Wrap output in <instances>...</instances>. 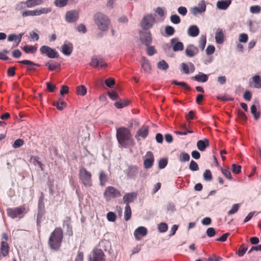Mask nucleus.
Masks as SVG:
<instances>
[{"label":"nucleus","instance_id":"obj_1","mask_svg":"<svg viewBox=\"0 0 261 261\" xmlns=\"http://www.w3.org/2000/svg\"><path fill=\"white\" fill-rule=\"evenodd\" d=\"M116 138L119 146L126 148L128 146L135 145V141L133 138L130 130L127 127L121 126L116 129Z\"/></svg>","mask_w":261,"mask_h":261},{"label":"nucleus","instance_id":"obj_2","mask_svg":"<svg viewBox=\"0 0 261 261\" xmlns=\"http://www.w3.org/2000/svg\"><path fill=\"white\" fill-rule=\"evenodd\" d=\"M63 239V231L61 228L57 227L51 232L48 245L49 248L53 251H57L60 250Z\"/></svg>","mask_w":261,"mask_h":261},{"label":"nucleus","instance_id":"obj_3","mask_svg":"<svg viewBox=\"0 0 261 261\" xmlns=\"http://www.w3.org/2000/svg\"><path fill=\"white\" fill-rule=\"evenodd\" d=\"M93 19L100 30L101 31L108 30L110 24V21L107 16L102 13L98 12L94 14Z\"/></svg>","mask_w":261,"mask_h":261},{"label":"nucleus","instance_id":"obj_4","mask_svg":"<svg viewBox=\"0 0 261 261\" xmlns=\"http://www.w3.org/2000/svg\"><path fill=\"white\" fill-rule=\"evenodd\" d=\"M7 215L12 218H22L27 213V210L24 205L13 208H8L6 210Z\"/></svg>","mask_w":261,"mask_h":261},{"label":"nucleus","instance_id":"obj_5","mask_svg":"<svg viewBox=\"0 0 261 261\" xmlns=\"http://www.w3.org/2000/svg\"><path fill=\"white\" fill-rule=\"evenodd\" d=\"M0 243V259L2 257H6L9 256L10 247L7 243L9 239L8 235L6 232H3L1 236Z\"/></svg>","mask_w":261,"mask_h":261},{"label":"nucleus","instance_id":"obj_6","mask_svg":"<svg viewBox=\"0 0 261 261\" xmlns=\"http://www.w3.org/2000/svg\"><path fill=\"white\" fill-rule=\"evenodd\" d=\"M79 178L85 187H91L92 186V174L86 168L81 167L79 169Z\"/></svg>","mask_w":261,"mask_h":261},{"label":"nucleus","instance_id":"obj_7","mask_svg":"<svg viewBox=\"0 0 261 261\" xmlns=\"http://www.w3.org/2000/svg\"><path fill=\"white\" fill-rule=\"evenodd\" d=\"M121 196L120 191L113 186L107 187L103 192V197L107 201H110Z\"/></svg>","mask_w":261,"mask_h":261},{"label":"nucleus","instance_id":"obj_8","mask_svg":"<svg viewBox=\"0 0 261 261\" xmlns=\"http://www.w3.org/2000/svg\"><path fill=\"white\" fill-rule=\"evenodd\" d=\"M39 50L41 54L46 55L49 58L54 59L59 57V54L56 49L51 48L48 46L43 45Z\"/></svg>","mask_w":261,"mask_h":261},{"label":"nucleus","instance_id":"obj_9","mask_svg":"<svg viewBox=\"0 0 261 261\" xmlns=\"http://www.w3.org/2000/svg\"><path fill=\"white\" fill-rule=\"evenodd\" d=\"M139 38L141 43L146 46H149L152 43V37L150 31H140Z\"/></svg>","mask_w":261,"mask_h":261},{"label":"nucleus","instance_id":"obj_10","mask_svg":"<svg viewBox=\"0 0 261 261\" xmlns=\"http://www.w3.org/2000/svg\"><path fill=\"white\" fill-rule=\"evenodd\" d=\"M50 11V9L48 8H42L35 10H26L23 12L22 16L23 17L27 16H34L40 15L42 14H46Z\"/></svg>","mask_w":261,"mask_h":261},{"label":"nucleus","instance_id":"obj_11","mask_svg":"<svg viewBox=\"0 0 261 261\" xmlns=\"http://www.w3.org/2000/svg\"><path fill=\"white\" fill-rule=\"evenodd\" d=\"M154 18L151 14H148L142 19L141 25L144 30H148L151 28L154 23Z\"/></svg>","mask_w":261,"mask_h":261},{"label":"nucleus","instance_id":"obj_12","mask_svg":"<svg viewBox=\"0 0 261 261\" xmlns=\"http://www.w3.org/2000/svg\"><path fill=\"white\" fill-rule=\"evenodd\" d=\"M105 254L100 249H94L89 256V261H105Z\"/></svg>","mask_w":261,"mask_h":261},{"label":"nucleus","instance_id":"obj_13","mask_svg":"<svg viewBox=\"0 0 261 261\" xmlns=\"http://www.w3.org/2000/svg\"><path fill=\"white\" fill-rule=\"evenodd\" d=\"M90 65L93 67H99L100 68L107 66V63L100 56H95L91 58Z\"/></svg>","mask_w":261,"mask_h":261},{"label":"nucleus","instance_id":"obj_14","mask_svg":"<svg viewBox=\"0 0 261 261\" xmlns=\"http://www.w3.org/2000/svg\"><path fill=\"white\" fill-rule=\"evenodd\" d=\"M154 161V156L152 152L148 151L145 155L144 161V166L146 169L151 168L153 164Z\"/></svg>","mask_w":261,"mask_h":261},{"label":"nucleus","instance_id":"obj_15","mask_svg":"<svg viewBox=\"0 0 261 261\" xmlns=\"http://www.w3.org/2000/svg\"><path fill=\"white\" fill-rule=\"evenodd\" d=\"M79 18V12L76 10H71L67 11L65 15L66 21L69 23H72L77 20Z\"/></svg>","mask_w":261,"mask_h":261},{"label":"nucleus","instance_id":"obj_16","mask_svg":"<svg viewBox=\"0 0 261 261\" xmlns=\"http://www.w3.org/2000/svg\"><path fill=\"white\" fill-rule=\"evenodd\" d=\"M206 10V5L204 0L201 1L198 7H194L191 9L192 13L196 16L198 14L203 13Z\"/></svg>","mask_w":261,"mask_h":261},{"label":"nucleus","instance_id":"obj_17","mask_svg":"<svg viewBox=\"0 0 261 261\" xmlns=\"http://www.w3.org/2000/svg\"><path fill=\"white\" fill-rule=\"evenodd\" d=\"M149 133V127L147 125H143L139 130L137 131L135 138L137 140L140 139V137L145 139L147 137Z\"/></svg>","mask_w":261,"mask_h":261},{"label":"nucleus","instance_id":"obj_18","mask_svg":"<svg viewBox=\"0 0 261 261\" xmlns=\"http://www.w3.org/2000/svg\"><path fill=\"white\" fill-rule=\"evenodd\" d=\"M147 233V229L143 226H140L134 231V236L137 240H140L141 238L145 237Z\"/></svg>","mask_w":261,"mask_h":261},{"label":"nucleus","instance_id":"obj_19","mask_svg":"<svg viewBox=\"0 0 261 261\" xmlns=\"http://www.w3.org/2000/svg\"><path fill=\"white\" fill-rule=\"evenodd\" d=\"M178 40L177 38H174L171 40V43L173 45V50L174 51H181L184 49L183 43L178 41Z\"/></svg>","mask_w":261,"mask_h":261},{"label":"nucleus","instance_id":"obj_20","mask_svg":"<svg viewBox=\"0 0 261 261\" xmlns=\"http://www.w3.org/2000/svg\"><path fill=\"white\" fill-rule=\"evenodd\" d=\"M198 52L197 47L193 45H189L185 50L186 55L188 57H193Z\"/></svg>","mask_w":261,"mask_h":261},{"label":"nucleus","instance_id":"obj_21","mask_svg":"<svg viewBox=\"0 0 261 261\" xmlns=\"http://www.w3.org/2000/svg\"><path fill=\"white\" fill-rule=\"evenodd\" d=\"M137 194L135 192H131L125 194L123 197V200L126 204H129V203L133 202L136 198Z\"/></svg>","mask_w":261,"mask_h":261},{"label":"nucleus","instance_id":"obj_22","mask_svg":"<svg viewBox=\"0 0 261 261\" xmlns=\"http://www.w3.org/2000/svg\"><path fill=\"white\" fill-rule=\"evenodd\" d=\"M210 145L209 140L205 138L203 140H199L197 142V147L201 151H203Z\"/></svg>","mask_w":261,"mask_h":261},{"label":"nucleus","instance_id":"obj_23","mask_svg":"<svg viewBox=\"0 0 261 261\" xmlns=\"http://www.w3.org/2000/svg\"><path fill=\"white\" fill-rule=\"evenodd\" d=\"M231 3V0H220L217 2V7L220 10H226Z\"/></svg>","mask_w":261,"mask_h":261},{"label":"nucleus","instance_id":"obj_24","mask_svg":"<svg viewBox=\"0 0 261 261\" xmlns=\"http://www.w3.org/2000/svg\"><path fill=\"white\" fill-rule=\"evenodd\" d=\"M73 46L71 43H64L62 48V51L65 56H70L72 52Z\"/></svg>","mask_w":261,"mask_h":261},{"label":"nucleus","instance_id":"obj_25","mask_svg":"<svg viewBox=\"0 0 261 261\" xmlns=\"http://www.w3.org/2000/svg\"><path fill=\"white\" fill-rule=\"evenodd\" d=\"M141 67L145 72H150L151 66L146 58L142 57L141 58Z\"/></svg>","mask_w":261,"mask_h":261},{"label":"nucleus","instance_id":"obj_26","mask_svg":"<svg viewBox=\"0 0 261 261\" xmlns=\"http://www.w3.org/2000/svg\"><path fill=\"white\" fill-rule=\"evenodd\" d=\"M199 30L197 26L193 25L190 26L188 30V34L190 36L195 37L198 35Z\"/></svg>","mask_w":261,"mask_h":261},{"label":"nucleus","instance_id":"obj_27","mask_svg":"<svg viewBox=\"0 0 261 261\" xmlns=\"http://www.w3.org/2000/svg\"><path fill=\"white\" fill-rule=\"evenodd\" d=\"M99 184L101 186H104L107 182L108 175L105 171L101 170L99 173Z\"/></svg>","mask_w":261,"mask_h":261},{"label":"nucleus","instance_id":"obj_28","mask_svg":"<svg viewBox=\"0 0 261 261\" xmlns=\"http://www.w3.org/2000/svg\"><path fill=\"white\" fill-rule=\"evenodd\" d=\"M252 87L259 89L261 88V77L258 75H256L252 77Z\"/></svg>","mask_w":261,"mask_h":261},{"label":"nucleus","instance_id":"obj_29","mask_svg":"<svg viewBox=\"0 0 261 261\" xmlns=\"http://www.w3.org/2000/svg\"><path fill=\"white\" fill-rule=\"evenodd\" d=\"M215 39L217 43L221 44L224 41V34L222 29H218L215 35Z\"/></svg>","mask_w":261,"mask_h":261},{"label":"nucleus","instance_id":"obj_30","mask_svg":"<svg viewBox=\"0 0 261 261\" xmlns=\"http://www.w3.org/2000/svg\"><path fill=\"white\" fill-rule=\"evenodd\" d=\"M193 79L198 82L204 83L208 80V76L203 73L199 72V74L195 75Z\"/></svg>","mask_w":261,"mask_h":261},{"label":"nucleus","instance_id":"obj_31","mask_svg":"<svg viewBox=\"0 0 261 261\" xmlns=\"http://www.w3.org/2000/svg\"><path fill=\"white\" fill-rule=\"evenodd\" d=\"M132 216V211L129 204H126L125 207L124 218L125 221H128Z\"/></svg>","mask_w":261,"mask_h":261},{"label":"nucleus","instance_id":"obj_32","mask_svg":"<svg viewBox=\"0 0 261 261\" xmlns=\"http://www.w3.org/2000/svg\"><path fill=\"white\" fill-rule=\"evenodd\" d=\"M22 49L27 54H34L37 50V48L33 45H25L23 47Z\"/></svg>","mask_w":261,"mask_h":261},{"label":"nucleus","instance_id":"obj_33","mask_svg":"<svg viewBox=\"0 0 261 261\" xmlns=\"http://www.w3.org/2000/svg\"><path fill=\"white\" fill-rule=\"evenodd\" d=\"M251 113L253 115L255 120H258L260 116V112L257 111L256 107L255 105H252L251 107Z\"/></svg>","mask_w":261,"mask_h":261},{"label":"nucleus","instance_id":"obj_34","mask_svg":"<svg viewBox=\"0 0 261 261\" xmlns=\"http://www.w3.org/2000/svg\"><path fill=\"white\" fill-rule=\"evenodd\" d=\"M46 66H48L49 70L54 71L57 68H60V64L57 62L50 63L49 62L46 63Z\"/></svg>","mask_w":261,"mask_h":261},{"label":"nucleus","instance_id":"obj_35","mask_svg":"<svg viewBox=\"0 0 261 261\" xmlns=\"http://www.w3.org/2000/svg\"><path fill=\"white\" fill-rule=\"evenodd\" d=\"M206 43V36L205 35H202L200 38L199 41V46L203 50L205 48Z\"/></svg>","mask_w":261,"mask_h":261},{"label":"nucleus","instance_id":"obj_36","mask_svg":"<svg viewBox=\"0 0 261 261\" xmlns=\"http://www.w3.org/2000/svg\"><path fill=\"white\" fill-rule=\"evenodd\" d=\"M87 93V89L85 86L81 85L76 88V94L81 96H84Z\"/></svg>","mask_w":261,"mask_h":261},{"label":"nucleus","instance_id":"obj_37","mask_svg":"<svg viewBox=\"0 0 261 261\" xmlns=\"http://www.w3.org/2000/svg\"><path fill=\"white\" fill-rule=\"evenodd\" d=\"M190 155L186 152H182L179 156V161L181 162H188L190 160Z\"/></svg>","mask_w":261,"mask_h":261},{"label":"nucleus","instance_id":"obj_38","mask_svg":"<svg viewBox=\"0 0 261 261\" xmlns=\"http://www.w3.org/2000/svg\"><path fill=\"white\" fill-rule=\"evenodd\" d=\"M128 104V101L126 100H120L118 101H116L114 103V106L118 109L122 108Z\"/></svg>","mask_w":261,"mask_h":261},{"label":"nucleus","instance_id":"obj_39","mask_svg":"<svg viewBox=\"0 0 261 261\" xmlns=\"http://www.w3.org/2000/svg\"><path fill=\"white\" fill-rule=\"evenodd\" d=\"M53 105L59 111L63 110L64 108L66 107L67 105V103L64 101H62L61 103H60L59 102H54Z\"/></svg>","mask_w":261,"mask_h":261},{"label":"nucleus","instance_id":"obj_40","mask_svg":"<svg viewBox=\"0 0 261 261\" xmlns=\"http://www.w3.org/2000/svg\"><path fill=\"white\" fill-rule=\"evenodd\" d=\"M158 68L161 70H166L168 69L169 65L165 60H163L158 63Z\"/></svg>","mask_w":261,"mask_h":261},{"label":"nucleus","instance_id":"obj_41","mask_svg":"<svg viewBox=\"0 0 261 261\" xmlns=\"http://www.w3.org/2000/svg\"><path fill=\"white\" fill-rule=\"evenodd\" d=\"M203 177L204 180L205 181H211L213 179L211 171L208 169H207L204 171Z\"/></svg>","mask_w":261,"mask_h":261},{"label":"nucleus","instance_id":"obj_42","mask_svg":"<svg viewBox=\"0 0 261 261\" xmlns=\"http://www.w3.org/2000/svg\"><path fill=\"white\" fill-rule=\"evenodd\" d=\"M172 84L181 86L182 87H183L184 88L187 90H190V87L185 82H177L176 80H174L172 82Z\"/></svg>","mask_w":261,"mask_h":261},{"label":"nucleus","instance_id":"obj_43","mask_svg":"<svg viewBox=\"0 0 261 261\" xmlns=\"http://www.w3.org/2000/svg\"><path fill=\"white\" fill-rule=\"evenodd\" d=\"M240 206V204L238 203L233 204L231 210H230L227 213L228 215L230 216L237 213L239 210Z\"/></svg>","mask_w":261,"mask_h":261},{"label":"nucleus","instance_id":"obj_44","mask_svg":"<svg viewBox=\"0 0 261 261\" xmlns=\"http://www.w3.org/2000/svg\"><path fill=\"white\" fill-rule=\"evenodd\" d=\"M247 250V247L245 244H242L239 247L238 250V255L239 256H243Z\"/></svg>","mask_w":261,"mask_h":261},{"label":"nucleus","instance_id":"obj_45","mask_svg":"<svg viewBox=\"0 0 261 261\" xmlns=\"http://www.w3.org/2000/svg\"><path fill=\"white\" fill-rule=\"evenodd\" d=\"M24 144V141L21 139H16L12 145L14 148H18L22 146Z\"/></svg>","mask_w":261,"mask_h":261},{"label":"nucleus","instance_id":"obj_46","mask_svg":"<svg viewBox=\"0 0 261 261\" xmlns=\"http://www.w3.org/2000/svg\"><path fill=\"white\" fill-rule=\"evenodd\" d=\"M168 160L166 158L161 159L158 162L159 168L160 169H164L167 165Z\"/></svg>","mask_w":261,"mask_h":261},{"label":"nucleus","instance_id":"obj_47","mask_svg":"<svg viewBox=\"0 0 261 261\" xmlns=\"http://www.w3.org/2000/svg\"><path fill=\"white\" fill-rule=\"evenodd\" d=\"M250 11L252 14H257L260 12L261 7L258 5L253 6L250 8Z\"/></svg>","mask_w":261,"mask_h":261},{"label":"nucleus","instance_id":"obj_48","mask_svg":"<svg viewBox=\"0 0 261 261\" xmlns=\"http://www.w3.org/2000/svg\"><path fill=\"white\" fill-rule=\"evenodd\" d=\"M69 0H55V4L58 7H63L65 6Z\"/></svg>","mask_w":261,"mask_h":261},{"label":"nucleus","instance_id":"obj_49","mask_svg":"<svg viewBox=\"0 0 261 261\" xmlns=\"http://www.w3.org/2000/svg\"><path fill=\"white\" fill-rule=\"evenodd\" d=\"M20 64L26 65H33V66H36L38 67L40 66V64L35 63L31 61L28 60H24L22 61H20L18 62Z\"/></svg>","mask_w":261,"mask_h":261},{"label":"nucleus","instance_id":"obj_50","mask_svg":"<svg viewBox=\"0 0 261 261\" xmlns=\"http://www.w3.org/2000/svg\"><path fill=\"white\" fill-rule=\"evenodd\" d=\"M189 168L193 171H195L199 170V167L197 163L193 160L191 161L189 165Z\"/></svg>","mask_w":261,"mask_h":261},{"label":"nucleus","instance_id":"obj_51","mask_svg":"<svg viewBox=\"0 0 261 261\" xmlns=\"http://www.w3.org/2000/svg\"><path fill=\"white\" fill-rule=\"evenodd\" d=\"M158 229L161 232H165L168 229V225L165 223H161L158 226Z\"/></svg>","mask_w":261,"mask_h":261},{"label":"nucleus","instance_id":"obj_52","mask_svg":"<svg viewBox=\"0 0 261 261\" xmlns=\"http://www.w3.org/2000/svg\"><path fill=\"white\" fill-rule=\"evenodd\" d=\"M170 20L174 24H178L180 22V18L176 14L172 15L170 16Z\"/></svg>","mask_w":261,"mask_h":261},{"label":"nucleus","instance_id":"obj_53","mask_svg":"<svg viewBox=\"0 0 261 261\" xmlns=\"http://www.w3.org/2000/svg\"><path fill=\"white\" fill-rule=\"evenodd\" d=\"M107 218L109 221L114 222L116 220V215L114 213L110 212L107 215Z\"/></svg>","mask_w":261,"mask_h":261},{"label":"nucleus","instance_id":"obj_54","mask_svg":"<svg viewBox=\"0 0 261 261\" xmlns=\"http://www.w3.org/2000/svg\"><path fill=\"white\" fill-rule=\"evenodd\" d=\"M175 30L173 27L168 25L165 28V33L169 36H171L174 34Z\"/></svg>","mask_w":261,"mask_h":261},{"label":"nucleus","instance_id":"obj_55","mask_svg":"<svg viewBox=\"0 0 261 261\" xmlns=\"http://www.w3.org/2000/svg\"><path fill=\"white\" fill-rule=\"evenodd\" d=\"M248 39V35L245 33L241 34L239 36V41L240 42L246 43Z\"/></svg>","mask_w":261,"mask_h":261},{"label":"nucleus","instance_id":"obj_56","mask_svg":"<svg viewBox=\"0 0 261 261\" xmlns=\"http://www.w3.org/2000/svg\"><path fill=\"white\" fill-rule=\"evenodd\" d=\"M232 168L233 173L239 174L241 172V166L233 164L232 165Z\"/></svg>","mask_w":261,"mask_h":261},{"label":"nucleus","instance_id":"obj_57","mask_svg":"<svg viewBox=\"0 0 261 261\" xmlns=\"http://www.w3.org/2000/svg\"><path fill=\"white\" fill-rule=\"evenodd\" d=\"M222 173L225 176V177L229 179H231L232 177L230 172L227 169H222Z\"/></svg>","mask_w":261,"mask_h":261},{"label":"nucleus","instance_id":"obj_58","mask_svg":"<svg viewBox=\"0 0 261 261\" xmlns=\"http://www.w3.org/2000/svg\"><path fill=\"white\" fill-rule=\"evenodd\" d=\"M138 168L137 166H133L129 168L128 174L130 176H135L138 172Z\"/></svg>","mask_w":261,"mask_h":261},{"label":"nucleus","instance_id":"obj_59","mask_svg":"<svg viewBox=\"0 0 261 261\" xmlns=\"http://www.w3.org/2000/svg\"><path fill=\"white\" fill-rule=\"evenodd\" d=\"M216 234L215 230L213 227H209L206 230V234L209 237H213Z\"/></svg>","mask_w":261,"mask_h":261},{"label":"nucleus","instance_id":"obj_60","mask_svg":"<svg viewBox=\"0 0 261 261\" xmlns=\"http://www.w3.org/2000/svg\"><path fill=\"white\" fill-rule=\"evenodd\" d=\"M155 53H156V50L155 49V48L153 46H148L147 48V54L148 56H152Z\"/></svg>","mask_w":261,"mask_h":261},{"label":"nucleus","instance_id":"obj_61","mask_svg":"<svg viewBox=\"0 0 261 261\" xmlns=\"http://www.w3.org/2000/svg\"><path fill=\"white\" fill-rule=\"evenodd\" d=\"M215 50V47L213 45H208L206 49V53L207 55H212Z\"/></svg>","mask_w":261,"mask_h":261},{"label":"nucleus","instance_id":"obj_62","mask_svg":"<svg viewBox=\"0 0 261 261\" xmlns=\"http://www.w3.org/2000/svg\"><path fill=\"white\" fill-rule=\"evenodd\" d=\"M178 12L182 15V16H185L187 13V9L185 7H179L177 9Z\"/></svg>","mask_w":261,"mask_h":261},{"label":"nucleus","instance_id":"obj_63","mask_svg":"<svg viewBox=\"0 0 261 261\" xmlns=\"http://www.w3.org/2000/svg\"><path fill=\"white\" fill-rule=\"evenodd\" d=\"M105 84L108 87H111L115 84V80L113 78H109L105 81Z\"/></svg>","mask_w":261,"mask_h":261},{"label":"nucleus","instance_id":"obj_64","mask_svg":"<svg viewBox=\"0 0 261 261\" xmlns=\"http://www.w3.org/2000/svg\"><path fill=\"white\" fill-rule=\"evenodd\" d=\"M84 260V253L82 251H78L77 255L75 259V261H83Z\"/></svg>","mask_w":261,"mask_h":261}]
</instances>
